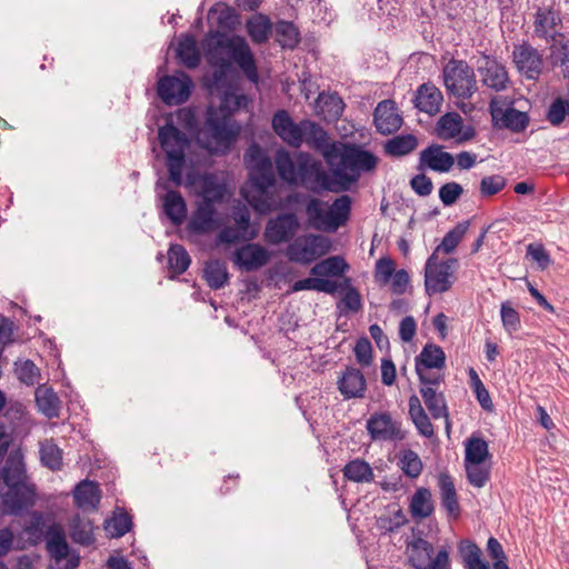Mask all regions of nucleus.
<instances>
[{
	"label": "nucleus",
	"mask_w": 569,
	"mask_h": 569,
	"mask_svg": "<svg viewBox=\"0 0 569 569\" xmlns=\"http://www.w3.org/2000/svg\"><path fill=\"white\" fill-rule=\"evenodd\" d=\"M348 267L342 257L335 256L316 263L311 268L310 273L317 277H340L346 272Z\"/></svg>",
	"instance_id": "de8ad7c7"
},
{
	"label": "nucleus",
	"mask_w": 569,
	"mask_h": 569,
	"mask_svg": "<svg viewBox=\"0 0 569 569\" xmlns=\"http://www.w3.org/2000/svg\"><path fill=\"white\" fill-rule=\"evenodd\" d=\"M412 102L419 111L435 116L441 110L443 96L438 87L431 82H426L418 87Z\"/></svg>",
	"instance_id": "4be33fe9"
},
{
	"label": "nucleus",
	"mask_w": 569,
	"mask_h": 569,
	"mask_svg": "<svg viewBox=\"0 0 569 569\" xmlns=\"http://www.w3.org/2000/svg\"><path fill=\"white\" fill-rule=\"evenodd\" d=\"M158 140L167 157L166 164L169 179L176 186H180L182 183V171L186 166V152L190 147V140L171 121H167L163 126L159 127Z\"/></svg>",
	"instance_id": "20e7f679"
},
{
	"label": "nucleus",
	"mask_w": 569,
	"mask_h": 569,
	"mask_svg": "<svg viewBox=\"0 0 569 569\" xmlns=\"http://www.w3.org/2000/svg\"><path fill=\"white\" fill-rule=\"evenodd\" d=\"M458 551L466 569L482 562L481 549L471 540H461L458 546Z\"/></svg>",
	"instance_id": "69168bd1"
},
{
	"label": "nucleus",
	"mask_w": 569,
	"mask_h": 569,
	"mask_svg": "<svg viewBox=\"0 0 569 569\" xmlns=\"http://www.w3.org/2000/svg\"><path fill=\"white\" fill-rule=\"evenodd\" d=\"M36 492L33 487L27 482L8 487L3 496V505L12 515H20L22 511L34 505Z\"/></svg>",
	"instance_id": "aec40b11"
},
{
	"label": "nucleus",
	"mask_w": 569,
	"mask_h": 569,
	"mask_svg": "<svg viewBox=\"0 0 569 569\" xmlns=\"http://www.w3.org/2000/svg\"><path fill=\"white\" fill-rule=\"evenodd\" d=\"M299 229L300 221L296 213H279L267 221L263 232L264 240L273 246L290 243L296 239Z\"/></svg>",
	"instance_id": "9d476101"
},
{
	"label": "nucleus",
	"mask_w": 569,
	"mask_h": 569,
	"mask_svg": "<svg viewBox=\"0 0 569 569\" xmlns=\"http://www.w3.org/2000/svg\"><path fill=\"white\" fill-rule=\"evenodd\" d=\"M14 372L17 378L27 386L36 385L40 377L38 367L29 359L16 362Z\"/></svg>",
	"instance_id": "0e129e2a"
},
{
	"label": "nucleus",
	"mask_w": 569,
	"mask_h": 569,
	"mask_svg": "<svg viewBox=\"0 0 569 569\" xmlns=\"http://www.w3.org/2000/svg\"><path fill=\"white\" fill-rule=\"evenodd\" d=\"M568 112L569 102L562 98H557L549 106L546 118L552 126H560Z\"/></svg>",
	"instance_id": "338daca9"
},
{
	"label": "nucleus",
	"mask_w": 569,
	"mask_h": 569,
	"mask_svg": "<svg viewBox=\"0 0 569 569\" xmlns=\"http://www.w3.org/2000/svg\"><path fill=\"white\" fill-rule=\"evenodd\" d=\"M468 482L476 488H483L490 479V467L485 463L465 462Z\"/></svg>",
	"instance_id": "052dcab7"
},
{
	"label": "nucleus",
	"mask_w": 569,
	"mask_h": 569,
	"mask_svg": "<svg viewBox=\"0 0 569 569\" xmlns=\"http://www.w3.org/2000/svg\"><path fill=\"white\" fill-rule=\"evenodd\" d=\"M378 158L370 151L362 150L356 144H346L340 153L339 166L332 170V174L339 182L340 191H346L358 181L361 172L376 168Z\"/></svg>",
	"instance_id": "39448f33"
},
{
	"label": "nucleus",
	"mask_w": 569,
	"mask_h": 569,
	"mask_svg": "<svg viewBox=\"0 0 569 569\" xmlns=\"http://www.w3.org/2000/svg\"><path fill=\"white\" fill-rule=\"evenodd\" d=\"M249 152L256 160V167L250 172L252 190L246 193L244 198L256 212L267 214L280 208L274 190L276 177L272 162L258 144H252Z\"/></svg>",
	"instance_id": "f03ea898"
},
{
	"label": "nucleus",
	"mask_w": 569,
	"mask_h": 569,
	"mask_svg": "<svg viewBox=\"0 0 569 569\" xmlns=\"http://www.w3.org/2000/svg\"><path fill=\"white\" fill-rule=\"evenodd\" d=\"M47 550L57 562H60L68 557L69 545L63 531L53 530L50 532L47 541Z\"/></svg>",
	"instance_id": "6e6d98bb"
},
{
	"label": "nucleus",
	"mask_w": 569,
	"mask_h": 569,
	"mask_svg": "<svg viewBox=\"0 0 569 569\" xmlns=\"http://www.w3.org/2000/svg\"><path fill=\"white\" fill-rule=\"evenodd\" d=\"M36 402L39 410L48 418H57L60 412V399L48 387L41 386L36 390Z\"/></svg>",
	"instance_id": "79ce46f5"
},
{
	"label": "nucleus",
	"mask_w": 569,
	"mask_h": 569,
	"mask_svg": "<svg viewBox=\"0 0 569 569\" xmlns=\"http://www.w3.org/2000/svg\"><path fill=\"white\" fill-rule=\"evenodd\" d=\"M476 66L483 86L495 91H502L507 88L509 82L508 72L506 67L496 58L482 56L477 60Z\"/></svg>",
	"instance_id": "dca6fc26"
},
{
	"label": "nucleus",
	"mask_w": 569,
	"mask_h": 569,
	"mask_svg": "<svg viewBox=\"0 0 569 569\" xmlns=\"http://www.w3.org/2000/svg\"><path fill=\"white\" fill-rule=\"evenodd\" d=\"M439 488L442 507L451 517L458 518L460 515V506L451 477L448 475H441L439 478Z\"/></svg>",
	"instance_id": "4c0bfd02"
},
{
	"label": "nucleus",
	"mask_w": 569,
	"mask_h": 569,
	"mask_svg": "<svg viewBox=\"0 0 569 569\" xmlns=\"http://www.w3.org/2000/svg\"><path fill=\"white\" fill-rule=\"evenodd\" d=\"M366 428L375 441H401L406 438L401 422L395 420L387 411L372 413L367 420Z\"/></svg>",
	"instance_id": "9b49d317"
},
{
	"label": "nucleus",
	"mask_w": 569,
	"mask_h": 569,
	"mask_svg": "<svg viewBox=\"0 0 569 569\" xmlns=\"http://www.w3.org/2000/svg\"><path fill=\"white\" fill-rule=\"evenodd\" d=\"M446 366V355L441 347L427 343L415 359V369H442Z\"/></svg>",
	"instance_id": "7c9ffc66"
},
{
	"label": "nucleus",
	"mask_w": 569,
	"mask_h": 569,
	"mask_svg": "<svg viewBox=\"0 0 569 569\" xmlns=\"http://www.w3.org/2000/svg\"><path fill=\"white\" fill-rule=\"evenodd\" d=\"M338 290L345 292L341 300L337 303V309L341 315L357 313L362 309L361 295L357 288L351 286L350 278H345L342 282L338 283Z\"/></svg>",
	"instance_id": "c756f323"
},
{
	"label": "nucleus",
	"mask_w": 569,
	"mask_h": 569,
	"mask_svg": "<svg viewBox=\"0 0 569 569\" xmlns=\"http://www.w3.org/2000/svg\"><path fill=\"white\" fill-rule=\"evenodd\" d=\"M433 511L431 492L427 488H419L411 497L410 512L413 518L425 519Z\"/></svg>",
	"instance_id": "8fccbe9b"
},
{
	"label": "nucleus",
	"mask_w": 569,
	"mask_h": 569,
	"mask_svg": "<svg viewBox=\"0 0 569 569\" xmlns=\"http://www.w3.org/2000/svg\"><path fill=\"white\" fill-rule=\"evenodd\" d=\"M463 120L457 112H447L439 118L436 124V133L442 140L458 137L462 131Z\"/></svg>",
	"instance_id": "58836bf2"
},
{
	"label": "nucleus",
	"mask_w": 569,
	"mask_h": 569,
	"mask_svg": "<svg viewBox=\"0 0 569 569\" xmlns=\"http://www.w3.org/2000/svg\"><path fill=\"white\" fill-rule=\"evenodd\" d=\"M512 61L518 71L527 79L537 80L542 73V56L528 42L515 46L512 51Z\"/></svg>",
	"instance_id": "f8f14e48"
},
{
	"label": "nucleus",
	"mask_w": 569,
	"mask_h": 569,
	"mask_svg": "<svg viewBox=\"0 0 569 569\" xmlns=\"http://www.w3.org/2000/svg\"><path fill=\"white\" fill-rule=\"evenodd\" d=\"M465 447V462L485 463L491 457L488 442L480 436L469 437Z\"/></svg>",
	"instance_id": "a19ab883"
},
{
	"label": "nucleus",
	"mask_w": 569,
	"mask_h": 569,
	"mask_svg": "<svg viewBox=\"0 0 569 569\" xmlns=\"http://www.w3.org/2000/svg\"><path fill=\"white\" fill-rule=\"evenodd\" d=\"M373 123L377 131L383 136L398 131L403 119L398 112L397 103L391 99L380 101L373 111Z\"/></svg>",
	"instance_id": "f3484780"
},
{
	"label": "nucleus",
	"mask_w": 569,
	"mask_h": 569,
	"mask_svg": "<svg viewBox=\"0 0 569 569\" xmlns=\"http://www.w3.org/2000/svg\"><path fill=\"white\" fill-rule=\"evenodd\" d=\"M1 477L7 487L26 482V469L21 458L9 456L2 468Z\"/></svg>",
	"instance_id": "49530a36"
},
{
	"label": "nucleus",
	"mask_w": 569,
	"mask_h": 569,
	"mask_svg": "<svg viewBox=\"0 0 569 569\" xmlns=\"http://www.w3.org/2000/svg\"><path fill=\"white\" fill-rule=\"evenodd\" d=\"M551 41V53L560 56L563 76L569 79V39L562 33L553 32Z\"/></svg>",
	"instance_id": "bf43d9fd"
},
{
	"label": "nucleus",
	"mask_w": 569,
	"mask_h": 569,
	"mask_svg": "<svg viewBox=\"0 0 569 569\" xmlns=\"http://www.w3.org/2000/svg\"><path fill=\"white\" fill-rule=\"evenodd\" d=\"M418 147V139L412 133L396 136L385 143V152L390 157H403Z\"/></svg>",
	"instance_id": "37998d69"
},
{
	"label": "nucleus",
	"mask_w": 569,
	"mask_h": 569,
	"mask_svg": "<svg viewBox=\"0 0 569 569\" xmlns=\"http://www.w3.org/2000/svg\"><path fill=\"white\" fill-rule=\"evenodd\" d=\"M224 88L223 92L220 97V104L216 107V110H221L222 114L227 116L229 119H233L232 116L234 112L240 109L247 108L249 103V98L244 93H237L236 88L228 84V82L220 87L219 89Z\"/></svg>",
	"instance_id": "c85d7f7f"
},
{
	"label": "nucleus",
	"mask_w": 569,
	"mask_h": 569,
	"mask_svg": "<svg viewBox=\"0 0 569 569\" xmlns=\"http://www.w3.org/2000/svg\"><path fill=\"white\" fill-rule=\"evenodd\" d=\"M399 465L403 473L411 479L418 478L421 475L423 468L419 455L411 449L401 451Z\"/></svg>",
	"instance_id": "4d7b16f0"
},
{
	"label": "nucleus",
	"mask_w": 569,
	"mask_h": 569,
	"mask_svg": "<svg viewBox=\"0 0 569 569\" xmlns=\"http://www.w3.org/2000/svg\"><path fill=\"white\" fill-rule=\"evenodd\" d=\"M331 249L330 240L322 234L308 233L296 238L287 247V257L291 262L308 264L327 254Z\"/></svg>",
	"instance_id": "1a4fd4ad"
},
{
	"label": "nucleus",
	"mask_w": 569,
	"mask_h": 569,
	"mask_svg": "<svg viewBox=\"0 0 569 569\" xmlns=\"http://www.w3.org/2000/svg\"><path fill=\"white\" fill-rule=\"evenodd\" d=\"M343 477L352 482L362 483L373 480V471L363 459L356 458L349 461L342 469Z\"/></svg>",
	"instance_id": "a18cd8bd"
},
{
	"label": "nucleus",
	"mask_w": 569,
	"mask_h": 569,
	"mask_svg": "<svg viewBox=\"0 0 569 569\" xmlns=\"http://www.w3.org/2000/svg\"><path fill=\"white\" fill-rule=\"evenodd\" d=\"M308 190L320 193L321 191L340 192L339 182L333 174H329L320 160L307 152L298 154L297 181Z\"/></svg>",
	"instance_id": "423d86ee"
},
{
	"label": "nucleus",
	"mask_w": 569,
	"mask_h": 569,
	"mask_svg": "<svg viewBox=\"0 0 569 569\" xmlns=\"http://www.w3.org/2000/svg\"><path fill=\"white\" fill-rule=\"evenodd\" d=\"M561 22V19L551 6H543L537 9L535 14V33L545 39H551L553 33H549L556 26Z\"/></svg>",
	"instance_id": "2f4dec72"
},
{
	"label": "nucleus",
	"mask_w": 569,
	"mask_h": 569,
	"mask_svg": "<svg viewBox=\"0 0 569 569\" xmlns=\"http://www.w3.org/2000/svg\"><path fill=\"white\" fill-rule=\"evenodd\" d=\"M191 81L184 76V79L174 76L162 77L157 84L159 98L168 106L186 102L190 97Z\"/></svg>",
	"instance_id": "2eb2a0df"
},
{
	"label": "nucleus",
	"mask_w": 569,
	"mask_h": 569,
	"mask_svg": "<svg viewBox=\"0 0 569 569\" xmlns=\"http://www.w3.org/2000/svg\"><path fill=\"white\" fill-rule=\"evenodd\" d=\"M458 267L456 258L439 261L438 254L432 252L425 264V290L429 296L448 291L455 280V270Z\"/></svg>",
	"instance_id": "6e6552de"
},
{
	"label": "nucleus",
	"mask_w": 569,
	"mask_h": 569,
	"mask_svg": "<svg viewBox=\"0 0 569 569\" xmlns=\"http://www.w3.org/2000/svg\"><path fill=\"white\" fill-rule=\"evenodd\" d=\"M409 416L420 435L426 438H431L435 435L430 418L417 395H412L409 398Z\"/></svg>",
	"instance_id": "e433bc0d"
},
{
	"label": "nucleus",
	"mask_w": 569,
	"mask_h": 569,
	"mask_svg": "<svg viewBox=\"0 0 569 569\" xmlns=\"http://www.w3.org/2000/svg\"><path fill=\"white\" fill-rule=\"evenodd\" d=\"M351 198L343 194L337 198L327 210V231H336L349 219Z\"/></svg>",
	"instance_id": "cd10ccee"
},
{
	"label": "nucleus",
	"mask_w": 569,
	"mask_h": 569,
	"mask_svg": "<svg viewBox=\"0 0 569 569\" xmlns=\"http://www.w3.org/2000/svg\"><path fill=\"white\" fill-rule=\"evenodd\" d=\"M214 207L210 203H199L187 223V231L193 234H203L214 228Z\"/></svg>",
	"instance_id": "a878e982"
},
{
	"label": "nucleus",
	"mask_w": 569,
	"mask_h": 569,
	"mask_svg": "<svg viewBox=\"0 0 569 569\" xmlns=\"http://www.w3.org/2000/svg\"><path fill=\"white\" fill-rule=\"evenodd\" d=\"M40 458L43 466L51 470H59L62 466V451L57 445L50 441H46L41 445Z\"/></svg>",
	"instance_id": "e2e57ef3"
},
{
	"label": "nucleus",
	"mask_w": 569,
	"mask_h": 569,
	"mask_svg": "<svg viewBox=\"0 0 569 569\" xmlns=\"http://www.w3.org/2000/svg\"><path fill=\"white\" fill-rule=\"evenodd\" d=\"M277 41L282 48L293 49L300 42V33L293 22L281 20L276 24Z\"/></svg>",
	"instance_id": "5fc2aeb1"
},
{
	"label": "nucleus",
	"mask_w": 569,
	"mask_h": 569,
	"mask_svg": "<svg viewBox=\"0 0 569 569\" xmlns=\"http://www.w3.org/2000/svg\"><path fill=\"white\" fill-rule=\"evenodd\" d=\"M320 101L322 102V110L326 117L330 120H337L342 114L345 103L338 94H329L323 97L320 94Z\"/></svg>",
	"instance_id": "774afa93"
},
{
	"label": "nucleus",
	"mask_w": 569,
	"mask_h": 569,
	"mask_svg": "<svg viewBox=\"0 0 569 569\" xmlns=\"http://www.w3.org/2000/svg\"><path fill=\"white\" fill-rule=\"evenodd\" d=\"M271 128L287 146L295 149L302 146V120L296 123L286 109L277 110L273 113Z\"/></svg>",
	"instance_id": "4468645a"
},
{
	"label": "nucleus",
	"mask_w": 569,
	"mask_h": 569,
	"mask_svg": "<svg viewBox=\"0 0 569 569\" xmlns=\"http://www.w3.org/2000/svg\"><path fill=\"white\" fill-rule=\"evenodd\" d=\"M70 537L73 542L90 546L94 542L93 523L90 519L74 516L69 525Z\"/></svg>",
	"instance_id": "ea45409f"
},
{
	"label": "nucleus",
	"mask_w": 569,
	"mask_h": 569,
	"mask_svg": "<svg viewBox=\"0 0 569 569\" xmlns=\"http://www.w3.org/2000/svg\"><path fill=\"white\" fill-rule=\"evenodd\" d=\"M337 385L345 399L362 398L367 390L365 376L353 367L346 368Z\"/></svg>",
	"instance_id": "5701e85b"
},
{
	"label": "nucleus",
	"mask_w": 569,
	"mask_h": 569,
	"mask_svg": "<svg viewBox=\"0 0 569 569\" xmlns=\"http://www.w3.org/2000/svg\"><path fill=\"white\" fill-rule=\"evenodd\" d=\"M500 318L503 329L510 336L521 328L520 313L516 310L510 300L501 302Z\"/></svg>",
	"instance_id": "13d9d810"
},
{
	"label": "nucleus",
	"mask_w": 569,
	"mask_h": 569,
	"mask_svg": "<svg viewBox=\"0 0 569 569\" xmlns=\"http://www.w3.org/2000/svg\"><path fill=\"white\" fill-rule=\"evenodd\" d=\"M419 392L431 417L436 420L445 418L449 428V411L443 392L433 387H420Z\"/></svg>",
	"instance_id": "bb28decb"
},
{
	"label": "nucleus",
	"mask_w": 569,
	"mask_h": 569,
	"mask_svg": "<svg viewBox=\"0 0 569 569\" xmlns=\"http://www.w3.org/2000/svg\"><path fill=\"white\" fill-rule=\"evenodd\" d=\"M247 31L254 43H264L269 39L271 22L263 14L253 16L247 21Z\"/></svg>",
	"instance_id": "3c124183"
},
{
	"label": "nucleus",
	"mask_w": 569,
	"mask_h": 569,
	"mask_svg": "<svg viewBox=\"0 0 569 569\" xmlns=\"http://www.w3.org/2000/svg\"><path fill=\"white\" fill-rule=\"evenodd\" d=\"M239 133L238 122L210 104L206 110L203 122L197 130V142L211 153H223L230 149Z\"/></svg>",
	"instance_id": "7ed1b4c3"
},
{
	"label": "nucleus",
	"mask_w": 569,
	"mask_h": 569,
	"mask_svg": "<svg viewBox=\"0 0 569 569\" xmlns=\"http://www.w3.org/2000/svg\"><path fill=\"white\" fill-rule=\"evenodd\" d=\"M470 222L468 220L458 222L451 230H449L441 243L436 248L433 252L443 251L445 253H451L456 250L460 241L469 229Z\"/></svg>",
	"instance_id": "603ef678"
},
{
	"label": "nucleus",
	"mask_w": 569,
	"mask_h": 569,
	"mask_svg": "<svg viewBox=\"0 0 569 569\" xmlns=\"http://www.w3.org/2000/svg\"><path fill=\"white\" fill-rule=\"evenodd\" d=\"M203 278L212 290H219L229 282L230 274L224 261L219 259L209 260L204 263Z\"/></svg>",
	"instance_id": "f704fd0d"
},
{
	"label": "nucleus",
	"mask_w": 569,
	"mask_h": 569,
	"mask_svg": "<svg viewBox=\"0 0 569 569\" xmlns=\"http://www.w3.org/2000/svg\"><path fill=\"white\" fill-rule=\"evenodd\" d=\"M269 252L259 243H247L234 251L233 261L246 271H254L269 261Z\"/></svg>",
	"instance_id": "412c9836"
},
{
	"label": "nucleus",
	"mask_w": 569,
	"mask_h": 569,
	"mask_svg": "<svg viewBox=\"0 0 569 569\" xmlns=\"http://www.w3.org/2000/svg\"><path fill=\"white\" fill-rule=\"evenodd\" d=\"M207 62L213 68L211 84L216 88L227 83V77L237 64L246 78L258 83L259 71L254 56L244 38L228 36L219 31L208 32L201 41Z\"/></svg>",
	"instance_id": "f257e3e1"
},
{
	"label": "nucleus",
	"mask_w": 569,
	"mask_h": 569,
	"mask_svg": "<svg viewBox=\"0 0 569 569\" xmlns=\"http://www.w3.org/2000/svg\"><path fill=\"white\" fill-rule=\"evenodd\" d=\"M132 528V519L131 517L121 511L119 513H114V516L107 520L106 530L110 533L112 538H120L129 532Z\"/></svg>",
	"instance_id": "680f3d73"
},
{
	"label": "nucleus",
	"mask_w": 569,
	"mask_h": 569,
	"mask_svg": "<svg viewBox=\"0 0 569 569\" xmlns=\"http://www.w3.org/2000/svg\"><path fill=\"white\" fill-rule=\"evenodd\" d=\"M177 58L188 69H194L200 64L201 56L193 36L184 34L180 38Z\"/></svg>",
	"instance_id": "c9c22d12"
},
{
	"label": "nucleus",
	"mask_w": 569,
	"mask_h": 569,
	"mask_svg": "<svg viewBox=\"0 0 569 569\" xmlns=\"http://www.w3.org/2000/svg\"><path fill=\"white\" fill-rule=\"evenodd\" d=\"M287 203H306L309 224L316 230L327 231L326 202L319 198H310L305 193L292 192L286 197Z\"/></svg>",
	"instance_id": "a211bd4d"
},
{
	"label": "nucleus",
	"mask_w": 569,
	"mask_h": 569,
	"mask_svg": "<svg viewBox=\"0 0 569 569\" xmlns=\"http://www.w3.org/2000/svg\"><path fill=\"white\" fill-rule=\"evenodd\" d=\"M455 164V157L437 143L428 146L420 152L418 170L430 169L436 172H449Z\"/></svg>",
	"instance_id": "6ab92c4d"
},
{
	"label": "nucleus",
	"mask_w": 569,
	"mask_h": 569,
	"mask_svg": "<svg viewBox=\"0 0 569 569\" xmlns=\"http://www.w3.org/2000/svg\"><path fill=\"white\" fill-rule=\"evenodd\" d=\"M301 131L302 143L306 142L310 148L322 151L326 157H329V136L319 123L309 119H303Z\"/></svg>",
	"instance_id": "393cba45"
},
{
	"label": "nucleus",
	"mask_w": 569,
	"mask_h": 569,
	"mask_svg": "<svg viewBox=\"0 0 569 569\" xmlns=\"http://www.w3.org/2000/svg\"><path fill=\"white\" fill-rule=\"evenodd\" d=\"M489 109L493 127L498 129H508L511 132L520 133L525 131L529 124L530 119L528 113L511 106L503 108L492 100L489 104Z\"/></svg>",
	"instance_id": "ddd939ff"
},
{
	"label": "nucleus",
	"mask_w": 569,
	"mask_h": 569,
	"mask_svg": "<svg viewBox=\"0 0 569 569\" xmlns=\"http://www.w3.org/2000/svg\"><path fill=\"white\" fill-rule=\"evenodd\" d=\"M74 503L83 510H97L101 500V490L97 482L81 480L73 490Z\"/></svg>",
	"instance_id": "b1692460"
},
{
	"label": "nucleus",
	"mask_w": 569,
	"mask_h": 569,
	"mask_svg": "<svg viewBox=\"0 0 569 569\" xmlns=\"http://www.w3.org/2000/svg\"><path fill=\"white\" fill-rule=\"evenodd\" d=\"M410 555L408 561L415 569H429L430 560L433 555V546L428 540L418 538L408 545Z\"/></svg>",
	"instance_id": "72a5a7b5"
},
{
	"label": "nucleus",
	"mask_w": 569,
	"mask_h": 569,
	"mask_svg": "<svg viewBox=\"0 0 569 569\" xmlns=\"http://www.w3.org/2000/svg\"><path fill=\"white\" fill-rule=\"evenodd\" d=\"M274 164L279 177L292 184L297 182L298 161L295 162L288 150L281 148L277 150L274 156Z\"/></svg>",
	"instance_id": "c03bdc74"
},
{
	"label": "nucleus",
	"mask_w": 569,
	"mask_h": 569,
	"mask_svg": "<svg viewBox=\"0 0 569 569\" xmlns=\"http://www.w3.org/2000/svg\"><path fill=\"white\" fill-rule=\"evenodd\" d=\"M191 259L182 244H171L168 250V269L173 276H180L187 271Z\"/></svg>",
	"instance_id": "09e8293b"
},
{
	"label": "nucleus",
	"mask_w": 569,
	"mask_h": 569,
	"mask_svg": "<svg viewBox=\"0 0 569 569\" xmlns=\"http://www.w3.org/2000/svg\"><path fill=\"white\" fill-rule=\"evenodd\" d=\"M292 290H315L319 292L333 295L335 292L338 291V283L329 279L318 278L316 276L296 281L292 286Z\"/></svg>",
	"instance_id": "864d4df0"
},
{
	"label": "nucleus",
	"mask_w": 569,
	"mask_h": 569,
	"mask_svg": "<svg viewBox=\"0 0 569 569\" xmlns=\"http://www.w3.org/2000/svg\"><path fill=\"white\" fill-rule=\"evenodd\" d=\"M442 76L447 92L458 99H470L478 91L475 70L465 60H449Z\"/></svg>",
	"instance_id": "0eeeda50"
},
{
	"label": "nucleus",
	"mask_w": 569,
	"mask_h": 569,
	"mask_svg": "<svg viewBox=\"0 0 569 569\" xmlns=\"http://www.w3.org/2000/svg\"><path fill=\"white\" fill-rule=\"evenodd\" d=\"M163 211L172 224L182 223L187 216V204L179 191H167L163 197Z\"/></svg>",
	"instance_id": "473e14b6"
}]
</instances>
